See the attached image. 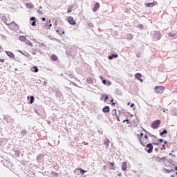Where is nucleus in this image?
Instances as JSON below:
<instances>
[{
	"mask_svg": "<svg viewBox=\"0 0 177 177\" xmlns=\"http://www.w3.org/2000/svg\"><path fill=\"white\" fill-rule=\"evenodd\" d=\"M51 59L53 62H57V60H58V57L56 55H53L52 57H51Z\"/></svg>",
	"mask_w": 177,
	"mask_h": 177,
	"instance_id": "obj_15",
	"label": "nucleus"
},
{
	"mask_svg": "<svg viewBox=\"0 0 177 177\" xmlns=\"http://www.w3.org/2000/svg\"><path fill=\"white\" fill-rule=\"evenodd\" d=\"M108 99L109 96L106 94H102L100 96V100H104V102H106V100H108Z\"/></svg>",
	"mask_w": 177,
	"mask_h": 177,
	"instance_id": "obj_12",
	"label": "nucleus"
},
{
	"mask_svg": "<svg viewBox=\"0 0 177 177\" xmlns=\"http://www.w3.org/2000/svg\"><path fill=\"white\" fill-rule=\"evenodd\" d=\"M100 78L102 80V83L104 84H106V80H103V78L101 76L100 77Z\"/></svg>",
	"mask_w": 177,
	"mask_h": 177,
	"instance_id": "obj_28",
	"label": "nucleus"
},
{
	"mask_svg": "<svg viewBox=\"0 0 177 177\" xmlns=\"http://www.w3.org/2000/svg\"><path fill=\"white\" fill-rule=\"evenodd\" d=\"M19 53H21V55H24V54L22 53V51L19 50Z\"/></svg>",
	"mask_w": 177,
	"mask_h": 177,
	"instance_id": "obj_50",
	"label": "nucleus"
},
{
	"mask_svg": "<svg viewBox=\"0 0 177 177\" xmlns=\"http://www.w3.org/2000/svg\"><path fill=\"white\" fill-rule=\"evenodd\" d=\"M19 40L21 41H26V37H24V36H20L19 37Z\"/></svg>",
	"mask_w": 177,
	"mask_h": 177,
	"instance_id": "obj_19",
	"label": "nucleus"
},
{
	"mask_svg": "<svg viewBox=\"0 0 177 177\" xmlns=\"http://www.w3.org/2000/svg\"><path fill=\"white\" fill-rule=\"evenodd\" d=\"M36 52H37V50L32 51V54L33 55H37Z\"/></svg>",
	"mask_w": 177,
	"mask_h": 177,
	"instance_id": "obj_41",
	"label": "nucleus"
},
{
	"mask_svg": "<svg viewBox=\"0 0 177 177\" xmlns=\"http://www.w3.org/2000/svg\"><path fill=\"white\" fill-rule=\"evenodd\" d=\"M163 171H164V173H165V174H170L171 172L174 171V170L173 169L169 170V169H166V168H164Z\"/></svg>",
	"mask_w": 177,
	"mask_h": 177,
	"instance_id": "obj_13",
	"label": "nucleus"
},
{
	"mask_svg": "<svg viewBox=\"0 0 177 177\" xmlns=\"http://www.w3.org/2000/svg\"><path fill=\"white\" fill-rule=\"evenodd\" d=\"M167 143H168L167 141L164 142V144H167Z\"/></svg>",
	"mask_w": 177,
	"mask_h": 177,
	"instance_id": "obj_52",
	"label": "nucleus"
},
{
	"mask_svg": "<svg viewBox=\"0 0 177 177\" xmlns=\"http://www.w3.org/2000/svg\"><path fill=\"white\" fill-rule=\"evenodd\" d=\"M0 62H5V59H0Z\"/></svg>",
	"mask_w": 177,
	"mask_h": 177,
	"instance_id": "obj_45",
	"label": "nucleus"
},
{
	"mask_svg": "<svg viewBox=\"0 0 177 177\" xmlns=\"http://www.w3.org/2000/svg\"><path fill=\"white\" fill-rule=\"evenodd\" d=\"M127 105H130V102H128V103H127Z\"/></svg>",
	"mask_w": 177,
	"mask_h": 177,
	"instance_id": "obj_56",
	"label": "nucleus"
},
{
	"mask_svg": "<svg viewBox=\"0 0 177 177\" xmlns=\"http://www.w3.org/2000/svg\"><path fill=\"white\" fill-rule=\"evenodd\" d=\"M32 26H36V21H33L32 22Z\"/></svg>",
	"mask_w": 177,
	"mask_h": 177,
	"instance_id": "obj_34",
	"label": "nucleus"
},
{
	"mask_svg": "<svg viewBox=\"0 0 177 177\" xmlns=\"http://www.w3.org/2000/svg\"><path fill=\"white\" fill-rule=\"evenodd\" d=\"M33 68L35 69L34 71L35 73H38L39 71L37 66H33Z\"/></svg>",
	"mask_w": 177,
	"mask_h": 177,
	"instance_id": "obj_24",
	"label": "nucleus"
},
{
	"mask_svg": "<svg viewBox=\"0 0 177 177\" xmlns=\"http://www.w3.org/2000/svg\"><path fill=\"white\" fill-rule=\"evenodd\" d=\"M103 112L104 113H108L109 112L110 109H109V107L106 106L103 109H102Z\"/></svg>",
	"mask_w": 177,
	"mask_h": 177,
	"instance_id": "obj_16",
	"label": "nucleus"
},
{
	"mask_svg": "<svg viewBox=\"0 0 177 177\" xmlns=\"http://www.w3.org/2000/svg\"><path fill=\"white\" fill-rule=\"evenodd\" d=\"M130 36H131V37H130V38L132 39V37H133L132 35H130Z\"/></svg>",
	"mask_w": 177,
	"mask_h": 177,
	"instance_id": "obj_58",
	"label": "nucleus"
},
{
	"mask_svg": "<svg viewBox=\"0 0 177 177\" xmlns=\"http://www.w3.org/2000/svg\"><path fill=\"white\" fill-rule=\"evenodd\" d=\"M148 136H149V137H154V135H153L150 133H148Z\"/></svg>",
	"mask_w": 177,
	"mask_h": 177,
	"instance_id": "obj_37",
	"label": "nucleus"
},
{
	"mask_svg": "<svg viewBox=\"0 0 177 177\" xmlns=\"http://www.w3.org/2000/svg\"><path fill=\"white\" fill-rule=\"evenodd\" d=\"M168 36H169V37H171V38H175V37H177V35H176V34H173V33H169V34H168Z\"/></svg>",
	"mask_w": 177,
	"mask_h": 177,
	"instance_id": "obj_20",
	"label": "nucleus"
},
{
	"mask_svg": "<svg viewBox=\"0 0 177 177\" xmlns=\"http://www.w3.org/2000/svg\"><path fill=\"white\" fill-rule=\"evenodd\" d=\"M58 24H59L58 20H55L54 25L57 26Z\"/></svg>",
	"mask_w": 177,
	"mask_h": 177,
	"instance_id": "obj_33",
	"label": "nucleus"
},
{
	"mask_svg": "<svg viewBox=\"0 0 177 177\" xmlns=\"http://www.w3.org/2000/svg\"><path fill=\"white\" fill-rule=\"evenodd\" d=\"M129 119H126L125 120H122V122L124 123L125 122H127V124H129Z\"/></svg>",
	"mask_w": 177,
	"mask_h": 177,
	"instance_id": "obj_31",
	"label": "nucleus"
},
{
	"mask_svg": "<svg viewBox=\"0 0 177 177\" xmlns=\"http://www.w3.org/2000/svg\"><path fill=\"white\" fill-rule=\"evenodd\" d=\"M57 32L59 35H63V34H64V33H65V32H64V31H62V33H61V32H60V30H57Z\"/></svg>",
	"mask_w": 177,
	"mask_h": 177,
	"instance_id": "obj_27",
	"label": "nucleus"
},
{
	"mask_svg": "<svg viewBox=\"0 0 177 177\" xmlns=\"http://www.w3.org/2000/svg\"><path fill=\"white\" fill-rule=\"evenodd\" d=\"M42 21H46V18H41Z\"/></svg>",
	"mask_w": 177,
	"mask_h": 177,
	"instance_id": "obj_49",
	"label": "nucleus"
},
{
	"mask_svg": "<svg viewBox=\"0 0 177 177\" xmlns=\"http://www.w3.org/2000/svg\"><path fill=\"white\" fill-rule=\"evenodd\" d=\"M163 112H165V110H163Z\"/></svg>",
	"mask_w": 177,
	"mask_h": 177,
	"instance_id": "obj_61",
	"label": "nucleus"
},
{
	"mask_svg": "<svg viewBox=\"0 0 177 177\" xmlns=\"http://www.w3.org/2000/svg\"><path fill=\"white\" fill-rule=\"evenodd\" d=\"M157 160H158V161H159V162L162 161V158H157Z\"/></svg>",
	"mask_w": 177,
	"mask_h": 177,
	"instance_id": "obj_44",
	"label": "nucleus"
},
{
	"mask_svg": "<svg viewBox=\"0 0 177 177\" xmlns=\"http://www.w3.org/2000/svg\"><path fill=\"white\" fill-rule=\"evenodd\" d=\"M4 24L8 25V28H10V29L17 31L19 30V26L17 24H16L15 23L12 22H10V21H5Z\"/></svg>",
	"mask_w": 177,
	"mask_h": 177,
	"instance_id": "obj_2",
	"label": "nucleus"
},
{
	"mask_svg": "<svg viewBox=\"0 0 177 177\" xmlns=\"http://www.w3.org/2000/svg\"><path fill=\"white\" fill-rule=\"evenodd\" d=\"M158 142H160V143H162V142H164V140L162 138L158 139Z\"/></svg>",
	"mask_w": 177,
	"mask_h": 177,
	"instance_id": "obj_35",
	"label": "nucleus"
},
{
	"mask_svg": "<svg viewBox=\"0 0 177 177\" xmlns=\"http://www.w3.org/2000/svg\"><path fill=\"white\" fill-rule=\"evenodd\" d=\"M170 177H175L174 175H171V176Z\"/></svg>",
	"mask_w": 177,
	"mask_h": 177,
	"instance_id": "obj_55",
	"label": "nucleus"
},
{
	"mask_svg": "<svg viewBox=\"0 0 177 177\" xmlns=\"http://www.w3.org/2000/svg\"><path fill=\"white\" fill-rule=\"evenodd\" d=\"M174 169H176V171H177V166L176 167H174Z\"/></svg>",
	"mask_w": 177,
	"mask_h": 177,
	"instance_id": "obj_53",
	"label": "nucleus"
},
{
	"mask_svg": "<svg viewBox=\"0 0 177 177\" xmlns=\"http://www.w3.org/2000/svg\"><path fill=\"white\" fill-rule=\"evenodd\" d=\"M113 117H115V118H116L118 122H120V118H119L118 116H117V115H113Z\"/></svg>",
	"mask_w": 177,
	"mask_h": 177,
	"instance_id": "obj_30",
	"label": "nucleus"
},
{
	"mask_svg": "<svg viewBox=\"0 0 177 177\" xmlns=\"http://www.w3.org/2000/svg\"><path fill=\"white\" fill-rule=\"evenodd\" d=\"M156 93H163L165 91V87L162 86H156L154 87Z\"/></svg>",
	"mask_w": 177,
	"mask_h": 177,
	"instance_id": "obj_4",
	"label": "nucleus"
},
{
	"mask_svg": "<svg viewBox=\"0 0 177 177\" xmlns=\"http://www.w3.org/2000/svg\"><path fill=\"white\" fill-rule=\"evenodd\" d=\"M109 60H111V55L109 56Z\"/></svg>",
	"mask_w": 177,
	"mask_h": 177,
	"instance_id": "obj_51",
	"label": "nucleus"
},
{
	"mask_svg": "<svg viewBox=\"0 0 177 177\" xmlns=\"http://www.w3.org/2000/svg\"><path fill=\"white\" fill-rule=\"evenodd\" d=\"M167 131L166 129H164V130H162V132L160 133V136H163L165 134H167Z\"/></svg>",
	"mask_w": 177,
	"mask_h": 177,
	"instance_id": "obj_21",
	"label": "nucleus"
},
{
	"mask_svg": "<svg viewBox=\"0 0 177 177\" xmlns=\"http://www.w3.org/2000/svg\"><path fill=\"white\" fill-rule=\"evenodd\" d=\"M161 149H164V150L166 149V147H165V145H162Z\"/></svg>",
	"mask_w": 177,
	"mask_h": 177,
	"instance_id": "obj_38",
	"label": "nucleus"
},
{
	"mask_svg": "<svg viewBox=\"0 0 177 177\" xmlns=\"http://www.w3.org/2000/svg\"><path fill=\"white\" fill-rule=\"evenodd\" d=\"M39 48H43V47H46V46L44 43H40V44H39Z\"/></svg>",
	"mask_w": 177,
	"mask_h": 177,
	"instance_id": "obj_26",
	"label": "nucleus"
},
{
	"mask_svg": "<svg viewBox=\"0 0 177 177\" xmlns=\"http://www.w3.org/2000/svg\"><path fill=\"white\" fill-rule=\"evenodd\" d=\"M37 12H38L39 15H43V12H42V10H37Z\"/></svg>",
	"mask_w": 177,
	"mask_h": 177,
	"instance_id": "obj_32",
	"label": "nucleus"
},
{
	"mask_svg": "<svg viewBox=\"0 0 177 177\" xmlns=\"http://www.w3.org/2000/svg\"><path fill=\"white\" fill-rule=\"evenodd\" d=\"M100 5L98 2L95 3L94 7H93V11L94 12H97V10L100 8Z\"/></svg>",
	"mask_w": 177,
	"mask_h": 177,
	"instance_id": "obj_11",
	"label": "nucleus"
},
{
	"mask_svg": "<svg viewBox=\"0 0 177 177\" xmlns=\"http://www.w3.org/2000/svg\"><path fill=\"white\" fill-rule=\"evenodd\" d=\"M26 6L27 8H29V9H32L34 8V5L31 3H26Z\"/></svg>",
	"mask_w": 177,
	"mask_h": 177,
	"instance_id": "obj_14",
	"label": "nucleus"
},
{
	"mask_svg": "<svg viewBox=\"0 0 177 177\" xmlns=\"http://www.w3.org/2000/svg\"><path fill=\"white\" fill-rule=\"evenodd\" d=\"M52 24H48V26H47V27L48 28V29H50V28L52 27Z\"/></svg>",
	"mask_w": 177,
	"mask_h": 177,
	"instance_id": "obj_39",
	"label": "nucleus"
},
{
	"mask_svg": "<svg viewBox=\"0 0 177 177\" xmlns=\"http://www.w3.org/2000/svg\"><path fill=\"white\" fill-rule=\"evenodd\" d=\"M111 165L113 166V163H111Z\"/></svg>",
	"mask_w": 177,
	"mask_h": 177,
	"instance_id": "obj_60",
	"label": "nucleus"
},
{
	"mask_svg": "<svg viewBox=\"0 0 177 177\" xmlns=\"http://www.w3.org/2000/svg\"><path fill=\"white\" fill-rule=\"evenodd\" d=\"M157 4V2L146 3L145 6L147 8L154 7Z\"/></svg>",
	"mask_w": 177,
	"mask_h": 177,
	"instance_id": "obj_9",
	"label": "nucleus"
},
{
	"mask_svg": "<svg viewBox=\"0 0 177 177\" xmlns=\"http://www.w3.org/2000/svg\"><path fill=\"white\" fill-rule=\"evenodd\" d=\"M67 21L71 25H75L77 24L73 17H68Z\"/></svg>",
	"mask_w": 177,
	"mask_h": 177,
	"instance_id": "obj_5",
	"label": "nucleus"
},
{
	"mask_svg": "<svg viewBox=\"0 0 177 177\" xmlns=\"http://www.w3.org/2000/svg\"><path fill=\"white\" fill-rule=\"evenodd\" d=\"M5 53L7 54V56H8V57H10L11 59H15V57L14 53L10 51L5 50Z\"/></svg>",
	"mask_w": 177,
	"mask_h": 177,
	"instance_id": "obj_7",
	"label": "nucleus"
},
{
	"mask_svg": "<svg viewBox=\"0 0 177 177\" xmlns=\"http://www.w3.org/2000/svg\"><path fill=\"white\" fill-rule=\"evenodd\" d=\"M36 18L35 17L30 18L31 21H35Z\"/></svg>",
	"mask_w": 177,
	"mask_h": 177,
	"instance_id": "obj_29",
	"label": "nucleus"
},
{
	"mask_svg": "<svg viewBox=\"0 0 177 177\" xmlns=\"http://www.w3.org/2000/svg\"><path fill=\"white\" fill-rule=\"evenodd\" d=\"M176 175H177V171H176Z\"/></svg>",
	"mask_w": 177,
	"mask_h": 177,
	"instance_id": "obj_63",
	"label": "nucleus"
},
{
	"mask_svg": "<svg viewBox=\"0 0 177 177\" xmlns=\"http://www.w3.org/2000/svg\"><path fill=\"white\" fill-rule=\"evenodd\" d=\"M135 77H136V79L139 80L140 82H143V79H141L142 75L140 73H136L135 75Z\"/></svg>",
	"mask_w": 177,
	"mask_h": 177,
	"instance_id": "obj_10",
	"label": "nucleus"
},
{
	"mask_svg": "<svg viewBox=\"0 0 177 177\" xmlns=\"http://www.w3.org/2000/svg\"><path fill=\"white\" fill-rule=\"evenodd\" d=\"M137 137L139 139L140 143L143 147L146 146L147 148H149V149L147 150L148 153H151V152H153V144H151V143L147 144V142H149V138H148L147 135L144 136L143 133H140V134H137Z\"/></svg>",
	"mask_w": 177,
	"mask_h": 177,
	"instance_id": "obj_1",
	"label": "nucleus"
},
{
	"mask_svg": "<svg viewBox=\"0 0 177 177\" xmlns=\"http://www.w3.org/2000/svg\"><path fill=\"white\" fill-rule=\"evenodd\" d=\"M77 175H80V174H79V173H77Z\"/></svg>",
	"mask_w": 177,
	"mask_h": 177,
	"instance_id": "obj_59",
	"label": "nucleus"
},
{
	"mask_svg": "<svg viewBox=\"0 0 177 177\" xmlns=\"http://www.w3.org/2000/svg\"><path fill=\"white\" fill-rule=\"evenodd\" d=\"M47 124H48V125H50L51 124V122H50V120H47Z\"/></svg>",
	"mask_w": 177,
	"mask_h": 177,
	"instance_id": "obj_47",
	"label": "nucleus"
},
{
	"mask_svg": "<svg viewBox=\"0 0 177 177\" xmlns=\"http://www.w3.org/2000/svg\"><path fill=\"white\" fill-rule=\"evenodd\" d=\"M73 6H69L67 9V12L68 14L71 13V12H73Z\"/></svg>",
	"mask_w": 177,
	"mask_h": 177,
	"instance_id": "obj_18",
	"label": "nucleus"
},
{
	"mask_svg": "<svg viewBox=\"0 0 177 177\" xmlns=\"http://www.w3.org/2000/svg\"><path fill=\"white\" fill-rule=\"evenodd\" d=\"M26 44L27 46L33 47V44H32L31 41H30V40H27V41H26Z\"/></svg>",
	"mask_w": 177,
	"mask_h": 177,
	"instance_id": "obj_17",
	"label": "nucleus"
},
{
	"mask_svg": "<svg viewBox=\"0 0 177 177\" xmlns=\"http://www.w3.org/2000/svg\"><path fill=\"white\" fill-rule=\"evenodd\" d=\"M118 54H112L111 55V59L113 58H118Z\"/></svg>",
	"mask_w": 177,
	"mask_h": 177,
	"instance_id": "obj_23",
	"label": "nucleus"
},
{
	"mask_svg": "<svg viewBox=\"0 0 177 177\" xmlns=\"http://www.w3.org/2000/svg\"><path fill=\"white\" fill-rule=\"evenodd\" d=\"M48 23H51V21H50V20H48Z\"/></svg>",
	"mask_w": 177,
	"mask_h": 177,
	"instance_id": "obj_54",
	"label": "nucleus"
},
{
	"mask_svg": "<svg viewBox=\"0 0 177 177\" xmlns=\"http://www.w3.org/2000/svg\"><path fill=\"white\" fill-rule=\"evenodd\" d=\"M78 171H80V174H82V175H84L86 172V171L84 170L82 168H77L75 169V174H77Z\"/></svg>",
	"mask_w": 177,
	"mask_h": 177,
	"instance_id": "obj_6",
	"label": "nucleus"
},
{
	"mask_svg": "<svg viewBox=\"0 0 177 177\" xmlns=\"http://www.w3.org/2000/svg\"><path fill=\"white\" fill-rule=\"evenodd\" d=\"M139 28H143V26L142 24L139 25Z\"/></svg>",
	"mask_w": 177,
	"mask_h": 177,
	"instance_id": "obj_48",
	"label": "nucleus"
},
{
	"mask_svg": "<svg viewBox=\"0 0 177 177\" xmlns=\"http://www.w3.org/2000/svg\"><path fill=\"white\" fill-rule=\"evenodd\" d=\"M135 106V104L133 103H131V104L130 105V107H133Z\"/></svg>",
	"mask_w": 177,
	"mask_h": 177,
	"instance_id": "obj_46",
	"label": "nucleus"
},
{
	"mask_svg": "<svg viewBox=\"0 0 177 177\" xmlns=\"http://www.w3.org/2000/svg\"><path fill=\"white\" fill-rule=\"evenodd\" d=\"M2 21H3V23H5V21H9L8 19H6V17H2Z\"/></svg>",
	"mask_w": 177,
	"mask_h": 177,
	"instance_id": "obj_25",
	"label": "nucleus"
},
{
	"mask_svg": "<svg viewBox=\"0 0 177 177\" xmlns=\"http://www.w3.org/2000/svg\"><path fill=\"white\" fill-rule=\"evenodd\" d=\"M161 160H162H162H167V158H166V157H163V158H161Z\"/></svg>",
	"mask_w": 177,
	"mask_h": 177,
	"instance_id": "obj_43",
	"label": "nucleus"
},
{
	"mask_svg": "<svg viewBox=\"0 0 177 177\" xmlns=\"http://www.w3.org/2000/svg\"><path fill=\"white\" fill-rule=\"evenodd\" d=\"M155 150H158L157 149H155Z\"/></svg>",
	"mask_w": 177,
	"mask_h": 177,
	"instance_id": "obj_62",
	"label": "nucleus"
},
{
	"mask_svg": "<svg viewBox=\"0 0 177 177\" xmlns=\"http://www.w3.org/2000/svg\"><path fill=\"white\" fill-rule=\"evenodd\" d=\"M121 168H122V171H126L127 170V162H123L122 163Z\"/></svg>",
	"mask_w": 177,
	"mask_h": 177,
	"instance_id": "obj_8",
	"label": "nucleus"
},
{
	"mask_svg": "<svg viewBox=\"0 0 177 177\" xmlns=\"http://www.w3.org/2000/svg\"><path fill=\"white\" fill-rule=\"evenodd\" d=\"M3 51V48L0 46V53H2Z\"/></svg>",
	"mask_w": 177,
	"mask_h": 177,
	"instance_id": "obj_36",
	"label": "nucleus"
},
{
	"mask_svg": "<svg viewBox=\"0 0 177 177\" xmlns=\"http://www.w3.org/2000/svg\"><path fill=\"white\" fill-rule=\"evenodd\" d=\"M34 100H35V97L34 96H31L30 97V104H33L34 103Z\"/></svg>",
	"mask_w": 177,
	"mask_h": 177,
	"instance_id": "obj_22",
	"label": "nucleus"
},
{
	"mask_svg": "<svg viewBox=\"0 0 177 177\" xmlns=\"http://www.w3.org/2000/svg\"><path fill=\"white\" fill-rule=\"evenodd\" d=\"M114 102V100H111V104L113 105V106H115V102Z\"/></svg>",
	"mask_w": 177,
	"mask_h": 177,
	"instance_id": "obj_40",
	"label": "nucleus"
},
{
	"mask_svg": "<svg viewBox=\"0 0 177 177\" xmlns=\"http://www.w3.org/2000/svg\"><path fill=\"white\" fill-rule=\"evenodd\" d=\"M39 9H42V7H41V6H40V7H39Z\"/></svg>",
	"mask_w": 177,
	"mask_h": 177,
	"instance_id": "obj_57",
	"label": "nucleus"
},
{
	"mask_svg": "<svg viewBox=\"0 0 177 177\" xmlns=\"http://www.w3.org/2000/svg\"><path fill=\"white\" fill-rule=\"evenodd\" d=\"M161 124L160 120H155L154 122H152L151 124V127L153 129H157L159 128L160 125Z\"/></svg>",
	"mask_w": 177,
	"mask_h": 177,
	"instance_id": "obj_3",
	"label": "nucleus"
},
{
	"mask_svg": "<svg viewBox=\"0 0 177 177\" xmlns=\"http://www.w3.org/2000/svg\"><path fill=\"white\" fill-rule=\"evenodd\" d=\"M152 145H159V143H157V142H153Z\"/></svg>",
	"mask_w": 177,
	"mask_h": 177,
	"instance_id": "obj_42",
	"label": "nucleus"
}]
</instances>
